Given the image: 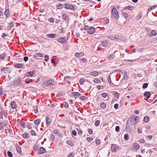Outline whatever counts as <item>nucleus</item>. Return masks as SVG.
Segmentation results:
<instances>
[{"label":"nucleus","instance_id":"11","mask_svg":"<svg viewBox=\"0 0 157 157\" xmlns=\"http://www.w3.org/2000/svg\"><path fill=\"white\" fill-rule=\"evenodd\" d=\"M95 29L94 27H91L89 29H88L87 32L88 33L90 34H93L95 31Z\"/></svg>","mask_w":157,"mask_h":157},{"label":"nucleus","instance_id":"20","mask_svg":"<svg viewBox=\"0 0 157 157\" xmlns=\"http://www.w3.org/2000/svg\"><path fill=\"white\" fill-rule=\"evenodd\" d=\"M72 95L73 96L75 97H79L81 96V94L78 92H73L71 93Z\"/></svg>","mask_w":157,"mask_h":157},{"label":"nucleus","instance_id":"58","mask_svg":"<svg viewBox=\"0 0 157 157\" xmlns=\"http://www.w3.org/2000/svg\"><path fill=\"white\" fill-rule=\"evenodd\" d=\"M120 128V127L118 126H116L115 128L116 131L117 132H118L119 131Z\"/></svg>","mask_w":157,"mask_h":157},{"label":"nucleus","instance_id":"5","mask_svg":"<svg viewBox=\"0 0 157 157\" xmlns=\"http://www.w3.org/2000/svg\"><path fill=\"white\" fill-rule=\"evenodd\" d=\"M25 65L23 63H15L14 64V67L16 68H24L25 67Z\"/></svg>","mask_w":157,"mask_h":157},{"label":"nucleus","instance_id":"17","mask_svg":"<svg viewBox=\"0 0 157 157\" xmlns=\"http://www.w3.org/2000/svg\"><path fill=\"white\" fill-rule=\"evenodd\" d=\"M56 35L55 33H51L47 34L46 36L48 38H55L56 37Z\"/></svg>","mask_w":157,"mask_h":157},{"label":"nucleus","instance_id":"63","mask_svg":"<svg viewBox=\"0 0 157 157\" xmlns=\"http://www.w3.org/2000/svg\"><path fill=\"white\" fill-rule=\"evenodd\" d=\"M101 96L103 98H105L107 96H108V95L107 93H104L101 94Z\"/></svg>","mask_w":157,"mask_h":157},{"label":"nucleus","instance_id":"31","mask_svg":"<svg viewBox=\"0 0 157 157\" xmlns=\"http://www.w3.org/2000/svg\"><path fill=\"white\" fill-rule=\"evenodd\" d=\"M40 119H38L35 120L34 121V122L36 125H38L40 124Z\"/></svg>","mask_w":157,"mask_h":157},{"label":"nucleus","instance_id":"1","mask_svg":"<svg viewBox=\"0 0 157 157\" xmlns=\"http://www.w3.org/2000/svg\"><path fill=\"white\" fill-rule=\"evenodd\" d=\"M111 13L114 18L116 19V20H117L119 18V15H118V13L115 8L113 7V8L112 10Z\"/></svg>","mask_w":157,"mask_h":157},{"label":"nucleus","instance_id":"46","mask_svg":"<svg viewBox=\"0 0 157 157\" xmlns=\"http://www.w3.org/2000/svg\"><path fill=\"white\" fill-rule=\"evenodd\" d=\"M30 134L31 135L33 136H36V135L35 132L33 130H32L31 131Z\"/></svg>","mask_w":157,"mask_h":157},{"label":"nucleus","instance_id":"50","mask_svg":"<svg viewBox=\"0 0 157 157\" xmlns=\"http://www.w3.org/2000/svg\"><path fill=\"white\" fill-rule=\"evenodd\" d=\"M5 126L4 124L2 123H0V130H2L4 129V127L3 126Z\"/></svg>","mask_w":157,"mask_h":157},{"label":"nucleus","instance_id":"51","mask_svg":"<svg viewBox=\"0 0 157 157\" xmlns=\"http://www.w3.org/2000/svg\"><path fill=\"white\" fill-rule=\"evenodd\" d=\"M145 142V140L144 139H143L142 138L140 139L139 141V143H144Z\"/></svg>","mask_w":157,"mask_h":157},{"label":"nucleus","instance_id":"56","mask_svg":"<svg viewBox=\"0 0 157 157\" xmlns=\"http://www.w3.org/2000/svg\"><path fill=\"white\" fill-rule=\"evenodd\" d=\"M81 61L83 63H86L87 62V60L85 58H82L81 59Z\"/></svg>","mask_w":157,"mask_h":157},{"label":"nucleus","instance_id":"33","mask_svg":"<svg viewBox=\"0 0 157 157\" xmlns=\"http://www.w3.org/2000/svg\"><path fill=\"white\" fill-rule=\"evenodd\" d=\"M22 136L25 139H27L29 138L28 133L26 132H25L23 135Z\"/></svg>","mask_w":157,"mask_h":157},{"label":"nucleus","instance_id":"29","mask_svg":"<svg viewBox=\"0 0 157 157\" xmlns=\"http://www.w3.org/2000/svg\"><path fill=\"white\" fill-rule=\"evenodd\" d=\"M128 78V76L127 75V72L125 71L124 72V77L123 78L125 80H126Z\"/></svg>","mask_w":157,"mask_h":157},{"label":"nucleus","instance_id":"57","mask_svg":"<svg viewBox=\"0 0 157 157\" xmlns=\"http://www.w3.org/2000/svg\"><path fill=\"white\" fill-rule=\"evenodd\" d=\"M88 132L89 134L90 135L92 134L93 133V131L90 128L88 129Z\"/></svg>","mask_w":157,"mask_h":157},{"label":"nucleus","instance_id":"32","mask_svg":"<svg viewBox=\"0 0 157 157\" xmlns=\"http://www.w3.org/2000/svg\"><path fill=\"white\" fill-rule=\"evenodd\" d=\"M156 6H157L155 5L151 6L148 9V10L149 11H150L156 8Z\"/></svg>","mask_w":157,"mask_h":157},{"label":"nucleus","instance_id":"34","mask_svg":"<svg viewBox=\"0 0 157 157\" xmlns=\"http://www.w3.org/2000/svg\"><path fill=\"white\" fill-rule=\"evenodd\" d=\"M106 104L104 102H102L100 104V107L101 108H102L103 109H105L106 107Z\"/></svg>","mask_w":157,"mask_h":157},{"label":"nucleus","instance_id":"38","mask_svg":"<svg viewBox=\"0 0 157 157\" xmlns=\"http://www.w3.org/2000/svg\"><path fill=\"white\" fill-rule=\"evenodd\" d=\"M44 54L41 53H36L35 54V56L36 57H43Z\"/></svg>","mask_w":157,"mask_h":157},{"label":"nucleus","instance_id":"52","mask_svg":"<svg viewBox=\"0 0 157 157\" xmlns=\"http://www.w3.org/2000/svg\"><path fill=\"white\" fill-rule=\"evenodd\" d=\"M108 80L109 84H110L112 83V82L111 81L110 76V75L108 76Z\"/></svg>","mask_w":157,"mask_h":157},{"label":"nucleus","instance_id":"26","mask_svg":"<svg viewBox=\"0 0 157 157\" xmlns=\"http://www.w3.org/2000/svg\"><path fill=\"white\" fill-rule=\"evenodd\" d=\"M113 94L114 96L116 98H119L120 94L119 93H118L117 91H113Z\"/></svg>","mask_w":157,"mask_h":157},{"label":"nucleus","instance_id":"45","mask_svg":"<svg viewBox=\"0 0 157 157\" xmlns=\"http://www.w3.org/2000/svg\"><path fill=\"white\" fill-rule=\"evenodd\" d=\"M7 153L9 157H12L13 156L12 153L10 151H8Z\"/></svg>","mask_w":157,"mask_h":157},{"label":"nucleus","instance_id":"47","mask_svg":"<svg viewBox=\"0 0 157 157\" xmlns=\"http://www.w3.org/2000/svg\"><path fill=\"white\" fill-rule=\"evenodd\" d=\"M108 38L112 40H114V36L112 35H109L108 36Z\"/></svg>","mask_w":157,"mask_h":157},{"label":"nucleus","instance_id":"12","mask_svg":"<svg viewBox=\"0 0 157 157\" xmlns=\"http://www.w3.org/2000/svg\"><path fill=\"white\" fill-rule=\"evenodd\" d=\"M57 40L58 42L61 44H64L66 42L65 38L63 37H60L57 39Z\"/></svg>","mask_w":157,"mask_h":157},{"label":"nucleus","instance_id":"59","mask_svg":"<svg viewBox=\"0 0 157 157\" xmlns=\"http://www.w3.org/2000/svg\"><path fill=\"white\" fill-rule=\"evenodd\" d=\"M86 97L84 96H82L80 97V98L81 100H86Z\"/></svg>","mask_w":157,"mask_h":157},{"label":"nucleus","instance_id":"48","mask_svg":"<svg viewBox=\"0 0 157 157\" xmlns=\"http://www.w3.org/2000/svg\"><path fill=\"white\" fill-rule=\"evenodd\" d=\"M45 59L44 60L45 62H47L49 59V57L48 55H46L44 56Z\"/></svg>","mask_w":157,"mask_h":157},{"label":"nucleus","instance_id":"43","mask_svg":"<svg viewBox=\"0 0 157 157\" xmlns=\"http://www.w3.org/2000/svg\"><path fill=\"white\" fill-rule=\"evenodd\" d=\"M148 84L147 83H144L143 85V88L144 89L147 88L148 86Z\"/></svg>","mask_w":157,"mask_h":157},{"label":"nucleus","instance_id":"30","mask_svg":"<svg viewBox=\"0 0 157 157\" xmlns=\"http://www.w3.org/2000/svg\"><path fill=\"white\" fill-rule=\"evenodd\" d=\"M149 117L148 116H145L144 118V121L145 123H147L148 122Z\"/></svg>","mask_w":157,"mask_h":157},{"label":"nucleus","instance_id":"53","mask_svg":"<svg viewBox=\"0 0 157 157\" xmlns=\"http://www.w3.org/2000/svg\"><path fill=\"white\" fill-rule=\"evenodd\" d=\"M123 15L124 17L125 18H126L128 17V14L126 13H123Z\"/></svg>","mask_w":157,"mask_h":157},{"label":"nucleus","instance_id":"4","mask_svg":"<svg viewBox=\"0 0 157 157\" xmlns=\"http://www.w3.org/2000/svg\"><path fill=\"white\" fill-rule=\"evenodd\" d=\"M118 149L117 146L115 144H112L111 146V151L112 152H115Z\"/></svg>","mask_w":157,"mask_h":157},{"label":"nucleus","instance_id":"39","mask_svg":"<svg viewBox=\"0 0 157 157\" xmlns=\"http://www.w3.org/2000/svg\"><path fill=\"white\" fill-rule=\"evenodd\" d=\"M157 34L156 32L154 31V30H153L151 31V35H150V36H155Z\"/></svg>","mask_w":157,"mask_h":157},{"label":"nucleus","instance_id":"40","mask_svg":"<svg viewBox=\"0 0 157 157\" xmlns=\"http://www.w3.org/2000/svg\"><path fill=\"white\" fill-rule=\"evenodd\" d=\"M100 123V121L99 120H97L95 122V125L96 127L98 126Z\"/></svg>","mask_w":157,"mask_h":157},{"label":"nucleus","instance_id":"41","mask_svg":"<svg viewBox=\"0 0 157 157\" xmlns=\"http://www.w3.org/2000/svg\"><path fill=\"white\" fill-rule=\"evenodd\" d=\"M50 139L52 141H54L55 139V136L53 134H51L50 136Z\"/></svg>","mask_w":157,"mask_h":157},{"label":"nucleus","instance_id":"49","mask_svg":"<svg viewBox=\"0 0 157 157\" xmlns=\"http://www.w3.org/2000/svg\"><path fill=\"white\" fill-rule=\"evenodd\" d=\"M128 134H126L124 135V139L125 140H128Z\"/></svg>","mask_w":157,"mask_h":157},{"label":"nucleus","instance_id":"25","mask_svg":"<svg viewBox=\"0 0 157 157\" xmlns=\"http://www.w3.org/2000/svg\"><path fill=\"white\" fill-rule=\"evenodd\" d=\"M90 74L93 76H96L98 75V73L97 71H92L90 72Z\"/></svg>","mask_w":157,"mask_h":157},{"label":"nucleus","instance_id":"27","mask_svg":"<svg viewBox=\"0 0 157 157\" xmlns=\"http://www.w3.org/2000/svg\"><path fill=\"white\" fill-rule=\"evenodd\" d=\"M133 147L136 149V150H137L139 148L140 145L136 143L134 144Z\"/></svg>","mask_w":157,"mask_h":157},{"label":"nucleus","instance_id":"61","mask_svg":"<svg viewBox=\"0 0 157 157\" xmlns=\"http://www.w3.org/2000/svg\"><path fill=\"white\" fill-rule=\"evenodd\" d=\"M49 21L51 23H53L54 22V19L52 18H49Z\"/></svg>","mask_w":157,"mask_h":157},{"label":"nucleus","instance_id":"62","mask_svg":"<svg viewBox=\"0 0 157 157\" xmlns=\"http://www.w3.org/2000/svg\"><path fill=\"white\" fill-rule=\"evenodd\" d=\"M34 111L35 113H37L38 110V109H37V107L35 106L34 107Z\"/></svg>","mask_w":157,"mask_h":157},{"label":"nucleus","instance_id":"3","mask_svg":"<svg viewBox=\"0 0 157 157\" xmlns=\"http://www.w3.org/2000/svg\"><path fill=\"white\" fill-rule=\"evenodd\" d=\"M46 84L47 86H53L55 84V82L52 79L48 80H46Z\"/></svg>","mask_w":157,"mask_h":157},{"label":"nucleus","instance_id":"14","mask_svg":"<svg viewBox=\"0 0 157 157\" xmlns=\"http://www.w3.org/2000/svg\"><path fill=\"white\" fill-rule=\"evenodd\" d=\"M128 121L129 122L131 125H135L136 124V122L133 120V117H130L129 118Z\"/></svg>","mask_w":157,"mask_h":157},{"label":"nucleus","instance_id":"28","mask_svg":"<svg viewBox=\"0 0 157 157\" xmlns=\"http://www.w3.org/2000/svg\"><path fill=\"white\" fill-rule=\"evenodd\" d=\"M67 143L69 145L71 146H73L74 145L73 142L71 140H69L67 141Z\"/></svg>","mask_w":157,"mask_h":157},{"label":"nucleus","instance_id":"2","mask_svg":"<svg viewBox=\"0 0 157 157\" xmlns=\"http://www.w3.org/2000/svg\"><path fill=\"white\" fill-rule=\"evenodd\" d=\"M64 5L65 6L64 8L66 9L75 10L74 9V6L73 5L67 3H66Z\"/></svg>","mask_w":157,"mask_h":157},{"label":"nucleus","instance_id":"7","mask_svg":"<svg viewBox=\"0 0 157 157\" xmlns=\"http://www.w3.org/2000/svg\"><path fill=\"white\" fill-rule=\"evenodd\" d=\"M125 129H126L127 131L129 133H131L132 132V128L130 126L128 122H126Z\"/></svg>","mask_w":157,"mask_h":157},{"label":"nucleus","instance_id":"24","mask_svg":"<svg viewBox=\"0 0 157 157\" xmlns=\"http://www.w3.org/2000/svg\"><path fill=\"white\" fill-rule=\"evenodd\" d=\"M11 107L13 109H15L17 108V105L14 101H12L11 103Z\"/></svg>","mask_w":157,"mask_h":157},{"label":"nucleus","instance_id":"6","mask_svg":"<svg viewBox=\"0 0 157 157\" xmlns=\"http://www.w3.org/2000/svg\"><path fill=\"white\" fill-rule=\"evenodd\" d=\"M21 78H19L17 79H15L14 82V84L13 86H16L20 84L21 83Z\"/></svg>","mask_w":157,"mask_h":157},{"label":"nucleus","instance_id":"55","mask_svg":"<svg viewBox=\"0 0 157 157\" xmlns=\"http://www.w3.org/2000/svg\"><path fill=\"white\" fill-rule=\"evenodd\" d=\"M33 82V80L32 79H30L29 80V81L25 80V82L26 84H29L30 82Z\"/></svg>","mask_w":157,"mask_h":157},{"label":"nucleus","instance_id":"16","mask_svg":"<svg viewBox=\"0 0 157 157\" xmlns=\"http://www.w3.org/2000/svg\"><path fill=\"white\" fill-rule=\"evenodd\" d=\"M10 14L9 9H6L4 12V14L6 16L7 18L9 17H10Z\"/></svg>","mask_w":157,"mask_h":157},{"label":"nucleus","instance_id":"15","mask_svg":"<svg viewBox=\"0 0 157 157\" xmlns=\"http://www.w3.org/2000/svg\"><path fill=\"white\" fill-rule=\"evenodd\" d=\"M16 150L17 152L19 154L21 155L22 154L21 147L19 145H17L16 147Z\"/></svg>","mask_w":157,"mask_h":157},{"label":"nucleus","instance_id":"13","mask_svg":"<svg viewBox=\"0 0 157 157\" xmlns=\"http://www.w3.org/2000/svg\"><path fill=\"white\" fill-rule=\"evenodd\" d=\"M38 154H42L45 153L46 151V149L42 147H40L38 149Z\"/></svg>","mask_w":157,"mask_h":157},{"label":"nucleus","instance_id":"18","mask_svg":"<svg viewBox=\"0 0 157 157\" xmlns=\"http://www.w3.org/2000/svg\"><path fill=\"white\" fill-rule=\"evenodd\" d=\"M144 96H146L147 99L150 98L151 96V94L150 92L148 91L145 92L144 94Z\"/></svg>","mask_w":157,"mask_h":157},{"label":"nucleus","instance_id":"23","mask_svg":"<svg viewBox=\"0 0 157 157\" xmlns=\"http://www.w3.org/2000/svg\"><path fill=\"white\" fill-rule=\"evenodd\" d=\"M134 7L132 6H127L124 7L123 8L124 10H133Z\"/></svg>","mask_w":157,"mask_h":157},{"label":"nucleus","instance_id":"64","mask_svg":"<svg viewBox=\"0 0 157 157\" xmlns=\"http://www.w3.org/2000/svg\"><path fill=\"white\" fill-rule=\"evenodd\" d=\"M53 132L54 134H58V131L57 130L55 129L53 131Z\"/></svg>","mask_w":157,"mask_h":157},{"label":"nucleus","instance_id":"22","mask_svg":"<svg viewBox=\"0 0 157 157\" xmlns=\"http://www.w3.org/2000/svg\"><path fill=\"white\" fill-rule=\"evenodd\" d=\"M117 51H115L112 54H111L108 57V58L109 59V60H112L113 59V58L114 57V55L115 54V53L117 52Z\"/></svg>","mask_w":157,"mask_h":157},{"label":"nucleus","instance_id":"42","mask_svg":"<svg viewBox=\"0 0 157 157\" xmlns=\"http://www.w3.org/2000/svg\"><path fill=\"white\" fill-rule=\"evenodd\" d=\"M121 39V37L119 35H116L114 36V40L115 39L117 40H120Z\"/></svg>","mask_w":157,"mask_h":157},{"label":"nucleus","instance_id":"21","mask_svg":"<svg viewBox=\"0 0 157 157\" xmlns=\"http://www.w3.org/2000/svg\"><path fill=\"white\" fill-rule=\"evenodd\" d=\"M62 18L68 22L69 21V18L68 16L65 14H63L62 15Z\"/></svg>","mask_w":157,"mask_h":157},{"label":"nucleus","instance_id":"36","mask_svg":"<svg viewBox=\"0 0 157 157\" xmlns=\"http://www.w3.org/2000/svg\"><path fill=\"white\" fill-rule=\"evenodd\" d=\"M138 119L139 118L138 117L136 116H134V117H133V120L135 121V122H136V123H137L138 122Z\"/></svg>","mask_w":157,"mask_h":157},{"label":"nucleus","instance_id":"9","mask_svg":"<svg viewBox=\"0 0 157 157\" xmlns=\"http://www.w3.org/2000/svg\"><path fill=\"white\" fill-rule=\"evenodd\" d=\"M45 118L46 125L48 126L50 125L52 122V118H50L49 117H48V116L46 117Z\"/></svg>","mask_w":157,"mask_h":157},{"label":"nucleus","instance_id":"8","mask_svg":"<svg viewBox=\"0 0 157 157\" xmlns=\"http://www.w3.org/2000/svg\"><path fill=\"white\" fill-rule=\"evenodd\" d=\"M109 43V41L108 40H104L101 43V46L104 47H106Z\"/></svg>","mask_w":157,"mask_h":157},{"label":"nucleus","instance_id":"54","mask_svg":"<svg viewBox=\"0 0 157 157\" xmlns=\"http://www.w3.org/2000/svg\"><path fill=\"white\" fill-rule=\"evenodd\" d=\"M86 140L88 142H90L93 140V138L90 137H87Z\"/></svg>","mask_w":157,"mask_h":157},{"label":"nucleus","instance_id":"37","mask_svg":"<svg viewBox=\"0 0 157 157\" xmlns=\"http://www.w3.org/2000/svg\"><path fill=\"white\" fill-rule=\"evenodd\" d=\"M14 23L12 22H11L9 24L8 27L10 28L11 29L12 27L14 26Z\"/></svg>","mask_w":157,"mask_h":157},{"label":"nucleus","instance_id":"60","mask_svg":"<svg viewBox=\"0 0 157 157\" xmlns=\"http://www.w3.org/2000/svg\"><path fill=\"white\" fill-rule=\"evenodd\" d=\"M84 80L83 79H80L79 80V82L81 85L84 82Z\"/></svg>","mask_w":157,"mask_h":157},{"label":"nucleus","instance_id":"35","mask_svg":"<svg viewBox=\"0 0 157 157\" xmlns=\"http://www.w3.org/2000/svg\"><path fill=\"white\" fill-rule=\"evenodd\" d=\"M57 8L59 9H62L63 7V5L62 4L60 3L56 6Z\"/></svg>","mask_w":157,"mask_h":157},{"label":"nucleus","instance_id":"19","mask_svg":"<svg viewBox=\"0 0 157 157\" xmlns=\"http://www.w3.org/2000/svg\"><path fill=\"white\" fill-rule=\"evenodd\" d=\"M17 121L18 123L20 124V125L23 128H25V123L24 122H21V121L20 119H18Z\"/></svg>","mask_w":157,"mask_h":157},{"label":"nucleus","instance_id":"44","mask_svg":"<svg viewBox=\"0 0 157 157\" xmlns=\"http://www.w3.org/2000/svg\"><path fill=\"white\" fill-rule=\"evenodd\" d=\"M77 131L78 132V134L80 135L82 133V130L80 128H77Z\"/></svg>","mask_w":157,"mask_h":157},{"label":"nucleus","instance_id":"10","mask_svg":"<svg viewBox=\"0 0 157 157\" xmlns=\"http://www.w3.org/2000/svg\"><path fill=\"white\" fill-rule=\"evenodd\" d=\"M34 71H33L27 72L25 73V75L26 77H32L35 74Z\"/></svg>","mask_w":157,"mask_h":157}]
</instances>
